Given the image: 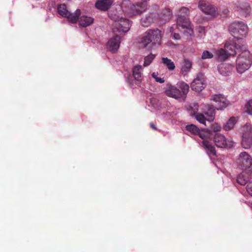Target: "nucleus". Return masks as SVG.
Returning <instances> with one entry per match:
<instances>
[{
  "label": "nucleus",
  "instance_id": "2",
  "mask_svg": "<svg viewBox=\"0 0 252 252\" xmlns=\"http://www.w3.org/2000/svg\"><path fill=\"white\" fill-rule=\"evenodd\" d=\"M147 7V3L143 1L132 3L130 0H124L121 4L123 12L129 17L141 15L145 12Z\"/></svg>",
  "mask_w": 252,
  "mask_h": 252
},
{
  "label": "nucleus",
  "instance_id": "17",
  "mask_svg": "<svg viewBox=\"0 0 252 252\" xmlns=\"http://www.w3.org/2000/svg\"><path fill=\"white\" fill-rule=\"evenodd\" d=\"M243 48L244 49L240 52L241 53L238 55L236 60H240V62H242L243 63H246L249 64V66H251L252 63V56L247 49L246 45H243Z\"/></svg>",
  "mask_w": 252,
  "mask_h": 252
},
{
  "label": "nucleus",
  "instance_id": "7",
  "mask_svg": "<svg viewBox=\"0 0 252 252\" xmlns=\"http://www.w3.org/2000/svg\"><path fill=\"white\" fill-rule=\"evenodd\" d=\"M198 135L203 139L202 142V146L205 149L207 155L211 157V156H216V152L215 147L209 142L205 140L209 136V132L205 130H200L199 129V132L197 133Z\"/></svg>",
  "mask_w": 252,
  "mask_h": 252
},
{
  "label": "nucleus",
  "instance_id": "12",
  "mask_svg": "<svg viewBox=\"0 0 252 252\" xmlns=\"http://www.w3.org/2000/svg\"><path fill=\"white\" fill-rule=\"evenodd\" d=\"M131 23L129 20L125 18H121V20L118 22L113 25V31L119 32L126 33L127 32L130 28Z\"/></svg>",
  "mask_w": 252,
  "mask_h": 252
},
{
  "label": "nucleus",
  "instance_id": "34",
  "mask_svg": "<svg viewBox=\"0 0 252 252\" xmlns=\"http://www.w3.org/2000/svg\"><path fill=\"white\" fill-rule=\"evenodd\" d=\"M155 55L150 54L149 55L145 57L143 66L145 67L149 66L155 58Z\"/></svg>",
  "mask_w": 252,
  "mask_h": 252
},
{
  "label": "nucleus",
  "instance_id": "6",
  "mask_svg": "<svg viewBox=\"0 0 252 252\" xmlns=\"http://www.w3.org/2000/svg\"><path fill=\"white\" fill-rule=\"evenodd\" d=\"M57 11L62 16L66 17L71 23H76L78 20V17L80 16V10L77 9L74 13L70 12L66 8L65 4H59L57 7Z\"/></svg>",
  "mask_w": 252,
  "mask_h": 252
},
{
  "label": "nucleus",
  "instance_id": "19",
  "mask_svg": "<svg viewBox=\"0 0 252 252\" xmlns=\"http://www.w3.org/2000/svg\"><path fill=\"white\" fill-rule=\"evenodd\" d=\"M252 180V171L243 170L237 177V182L241 186H245Z\"/></svg>",
  "mask_w": 252,
  "mask_h": 252
},
{
  "label": "nucleus",
  "instance_id": "36",
  "mask_svg": "<svg viewBox=\"0 0 252 252\" xmlns=\"http://www.w3.org/2000/svg\"><path fill=\"white\" fill-rule=\"evenodd\" d=\"M109 17L114 22L113 25L116 23H118L121 20V18H123L114 12H110L109 14Z\"/></svg>",
  "mask_w": 252,
  "mask_h": 252
},
{
  "label": "nucleus",
  "instance_id": "20",
  "mask_svg": "<svg viewBox=\"0 0 252 252\" xmlns=\"http://www.w3.org/2000/svg\"><path fill=\"white\" fill-rule=\"evenodd\" d=\"M202 109L204 115L207 118V121H213L215 119V110L216 109L212 105L206 104L203 106Z\"/></svg>",
  "mask_w": 252,
  "mask_h": 252
},
{
  "label": "nucleus",
  "instance_id": "33",
  "mask_svg": "<svg viewBox=\"0 0 252 252\" xmlns=\"http://www.w3.org/2000/svg\"><path fill=\"white\" fill-rule=\"evenodd\" d=\"M186 129L191 134L197 135L199 128L194 125L190 124L186 126Z\"/></svg>",
  "mask_w": 252,
  "mask_h": 252
},
{
  "label": "nucleus",
  "instance_id": "24",
  "mask_svg": "<svg viewBox=\"0 0 252 252\" xmlns=\"http://www.w3.org/2000/svg\"><path fill=\"white\" fill-rule=\"evenodd\" d=\"M113 0H98L95 3L97 9L102 11H107L112 4Z\"/></svg>",
  "mask_w": 252,
  "mask_h": 252
},
{
  "label": "nucleus",
  "instance_id": "15",
  "mask_svg": "<svg viewBox=\"0 0 252 252\" xmlns=\"http://www.w3.org/2000/svg\"><path fill=\"white\" fill-rule=\"evenodd\" d=\"M205 87L206 84L201 74L198 75L190 84L191 89L196 92H201Z\"/></svg>",
  "mask_w": 252,
  "mask_h": 252
},
{
  "label": "nucleus",
  "instance_id": "23",
  "mask_svg": "<svg viewBox=\"0 0 252 252\" xmlns=\"http://www.w3.org/2000/svg\"><path fill=\"white\" fill-rule=\"evenodd\" d=\"M172 14V11L169 8L164 9L159 13H156L157 20L159 19L161 23L165 22L169 20Z\"/></svg>",
  "mask_w": 252,
  "mask_h": 252
},
{
  "label": "nucleus",
  "instance_id": "1",
  "mask_svg": "<svg viewBox=\"0 0 252 252\" xmlns=\"http://www.w3.org/2000/svg\"><path fill=\"white\" fill-rule=\"evenodd\" d=\"M161 31L158 29H150L142 36L139 44L141 47H148L151 49V46L159 45L161 44Z\"/></svg>",
  "mask_w": 252,
  "mask_h": 252
},
{
  "label": "nucleus",
  "instance_id": "18",
  "mask_svg": "<svg viewBox=\"0 0 252 252\" xmlns=\"http://www.w3.org/2000/svg\"><path fill=\"white\" fill-rule=\"evenodd\" d=\"M121 41V37L119 35H116L108 41L106 46L107 49L112 53H115L119 48Z\"/></svg>",
  "mask_w": 252,
  "mask_h": 252
},
{
  "label": "nucleus",
  "instance_id": "35",
  "mask_svg": "<svg viewBox=\"0 0 252 252\" xmlns=\"http://www.w3.org/2000/svg\"><path fill=\"white\" fill-rule=\"evenodd\" d=\"M192 66V63L189 61H185L184 64L182 66L181 71L182 73L188 72Z\"/></svg>",
  "mask_w": 252,
  "mask_h": 252
},
{
  "label": "nucleus",
  "instance_id": "43",
  "mask_svg": "<svg viewBox=\"0 0 252 252\" xmlns=\"http://www.w3.org/2000/svg\"><path fill=\"white\" fill-rule=\"evenodd\" d=\"M150 126L154 129H155L156 130L157 129V127H156V126L153 124H152L151 123L150 124Z\"/></svg>",
  "mask_w": 252,
  "mask_h": 252
},
{
  "label": "nucleus",
  "instance_id": "14",
  "mask_svg": "<svg viewBox=\"0 0 252 252\" xmlns=\"http://www.w3.org/2000/svg\"><path fill=\"white\" fill-rule=\"evenodd\" d=\"M143 67L141 65H137L134 66L132 68V76L129 75L126 78L127 82L130 85H132V77L135 80L138 81H141L143 78Z\"/></svg>",
  "mask_w": 252,
  "mask_h": 252
},
{
  "label": "nucleus",
  "instance_id": "21",
  "mask_svg": "<svg viewBox=\"0 0 252 252\" xmlns=\"http://www.w3.org/2000/svg\"><path fill=\"white\" fill-rule=\"evenodd\" d=\"M157 21V17L156 13L152 12L146 14L141 19V24L143 27H148L151 24Z\"/></svg>",
  "mask_w": 252,
  "mask_h": 252
},
{
  "label": "nucleus",
  "instance_id": "16",
  "mask_svg": "<svg viewBox=\"0 0 252 252\" xmlns=\"http://www.w3.org/2000/svg\"><path fill=\"white\" fill-rule=\"evenodd\" d=\"M237 44L233 40H229L227 41L224 45V48L227 51L230 56H233L236 54V50L242 51L244 49L243 46Z\"/></svg>",
  "mask_w": 252,
  "mask_h": 252
},
{
  "label": "nucleus",
  "instance_id": "8",
  "mask_svg": "<svg viewBox=\"0 0 252 252\" xmlns=\"http://www.w3.org/2000/svg\"><path fill=\"white\" fill-rule=\"evenodd\" d=\"M237 162L244 170L252 171V158L246 152L239 154Z\"/></svg>",
  "mask_w": 252,
  "mask_h": 252
},
{
  "label": "nucleus",
  "instance_id": "41",
  "mask_svg": "<svg viewBox=\"0 0 252 252\" xmlns=\"http://www.w3.org/2000/svg\"><path fill=\"white\" fill-rule=\"evenodd\" d=\"M173 38L175 40H179L181 38V36L179 33H174L173 35Z\"/></svg>",
  "mask_w": 252,
  "mask_h": 252
},
{
  "label": "nucleus",
  "instance_id": "27",
  "mask_svg": "<svg viewBox=\"0 0 252 252\" xmlns=\"http://www.w3.org/2000/svg\"><path fill=\"white\" fill-rule=\"evenodd\" d=\"M149 103L151 105V106L156 109H159L160 108H162L166 105L167 108L170 107V104L166 101L165 100H163L162 103H160L158 101L154 98H150L149 99Z\"/></svg>",
  "mask_w": 252,
  "mask_h": 252
},
{
  "label": "nucleus",
  "instance_id": "22",
  "mask_svg": "<svg viewBox=\"0 0 252 252\" xmlns=\"http://www.w3.org/2000/svg\"><path fill=\"white\" fill-rule=\"evenodd\" d=\"M234 68V66L229 63H222L219 65L218 69L222 76H229Z\"/></svg>",
  "mask_w": 252,
  "mask_h": 252
},
{
  "label": "nucleus",
  "instance_id": "42",
  "mask_svg": "<svg viewBox=\"0 0 252 252\" xmlns=\"http://www.w3.org/2000/svg\"><path fill=\"white\" fill-rule=\"evenodd\" d=\"M220 126H217L216 127L214 128V130L215 131H217L220 130Z\"/></svg>",
  "mask_w": 252,
  "mask_h": 252
},
{
  "label": "nucleus",
  "instance_id": "38",
  "mask_svg": "<svg viewBox=\"0 0 252 252\" xmlns=\"http://www.w3.org/2000/svg\"><path fill=\"white\" fill-rule=\"evenodd\" d=\"M158 117L163 121H166L170 119V115L168 112H163L160 114L158 115Z\"/></svg>",
  "mask_w": 252,
  "mask_h": 252
},
{
  "label": "nucleus",
  "instance_id": "13",
  "mask_svg": "<svg viewBox=\"0 0 252 252\" xmlns=\"http://www.w3.org/2000/svg\"><path fill=\"white\" fill-rule=\"evenodd\" d=\"M212 99L216 103V109L222 110L226 108L229 104V101L224 95L216 94L212 96Z\"/></svg>",
  "mask_w": 252,
  "mask_h": 252
},
{
  "label": "nucleus",
  "instance_id": "40",
  "mask_svg": "<svg viewBox=\"0 0 252 252\" xmlns=\"http://www.w3.org/2000/svg\"><path fill=\"white\" fill-rule=\"evenodd\" d=\"M155 80L156 82L160 83H163L164 82V79L163 78H160V77H155Z\"/></svg>",
  "mask_w": 252,
  "mask_h": 252
},
{
  "label": "nucleus",
  "instance_id": "45",
  "mask_svg": "<svg viewBox=\"0 0 252 252\" xmlns=\"http://www.w3.org/2000/svg\"><path fill=\"white\" fill-rule=\"evenodd\" d=\"M152 76L154 79H155V77H158L157 75L155 72L153 73Z\"/></svg>",
  "mask_w": 252,
  "mask_h": 252
},
{
  "label": "nucleus",
  "instance_id": "31",
  "mask_svg": "<svg viewBox=\"0 0 252 252\" xmlns=\"http://www.w3.org/2000/svg\"><path fill=\"white\" fill-rule=\"evenodd\" d=\"M236 123V120L235 118L231 117L230 118L227 122L225 124V125L223 126V129L225 131H229L232 129L234 126L235 124Z\"/></svg>",
  "mask_w": 252,
  "mask_h": 252
},
{
  "label": "nucleus",
  "instance_id": "10",
  "mask_svg": "<svg viewBox=\"0 0 252 252\" xmlns=\"http://www.w3.org/2000/svg\"><path fill=\"white\" fill-rule=\"evenodd\" d=\"M214 141L216 146L220 148H230L234 145V142L231 138L226 139L223 135L220 133L215 135Z\"/></svg>",
  "mask_w": 252,
  "mask_h": 252
},
{
  "label": "nucleus",
  "instance_id": "25",
  "mask_svg": "<svg viewBox=\"0 0 252 252\" xmlns=\"http://www.w3.org/2000/svg\"><path fill=\"white\" fill-rule=\"evenodd\" d=\"M193 106H190L191 108L193 110V115L197 121L200 123L206 125V121H207V118L204 114L197 113L198 109V105L197 103H193Z\"/></svg>",
  "mask_w": 252,
  "mask_h": 252
},
{
  "label": "nucleus",
  "instance_id": "39",
  "mask_svg": "<svg viewBox=\"0 0 252 252\" xmlns=\"http://www.w3.org/2000/svg\"><path fill=\"white\" fill-rule=\"evenodd\" d=\"M245 109L248 114L252 115V99L249 100L246 104Z\"/></svg>",
  "mask_w": 252,
  "mask_h": 252
},
{
  "label": "nucleus",
  "instance_id": "3",
  "mask_svg": "<svg viewBox=\"0 0 252 252\" xmlns=\"http://www.w3.org/2000/svg\"><path fill=\"white\" fill-rule=\"evenodd\" d=\"M189 10L185 7H181L177 12V27L180 31L184 30L191 36L193 33L190 22L188 18Z\"/></svg>",
  "mask_w": 252,
  "mask_h": 252
},
{
  "label": "nucleus",
  "instance_id": "30",
  "mask_svg": "<svg viewBox=\"0 0 252 252\" xmlns=\"http://www.w3.org/2000/svg\"><path fill=\"white\" fill-rule=\"evenodd\" d=\"M217 55L218 59L220 61H224L230 56L225 48L218 50L217 51Z\"/></svg>",
  "mask_w": 252,
  "mask_h": 252
},
{
  "label": "nucleus",
  "instance_id": "4",
  "mask_svg": "<svg viewBox=\"0 0 252 252\" xmlns=\"http://www.w3.org/2000/svg\"><path fill=\"white\" fill-rule=\"evenodd\" d=\"M178 86L179 89L174 86H168L165 93L169 97L177 100H184L189 92V86L184 82H179Z\"/></svg>",
  "mask_w": 252,
  "mask_h": 252
},
{
  "label": "nucleus",
  "instance_id": "29",
  "mask_svg": "<svg viewBox=\"0 0 252 252\" xmlns=\"http://www.w3.org/2000/svg\"><path fill=\"white\" fill-rule=\"evenodd\" d=\"M240 60H236V68L238 73L242 74L248 70L250 66L247 63H243Z\"/></svg>",
  "mask_w": 252,
  "mask_h": 252
},
{
  "label": "nucleus",
  "instance_id": "37",
  "mask_svg": "<svg viewBox=\"0 0 252 252\" xmlns=\"http://www.w3.org/2000/svg\"><path fill=\"white\" fill-rule=\"evenodd\" d=\"M214 57L213 54L208 50L203 51L201 56V59L203 60L210 59Z\"/></svg>",
  "mask_w": 252,
  "mask_h": 252
},
{
  "label": "nucleus",
  "instance_id": "32",
  "mask_svg": "<svg viewBox=\"0 0 252 252\" xmlns=\"http://www.w3.org/2000/svg\"><path fill=\"white\" fill-rule=\"evenodd\" d=\"M162 62L170 70H173L175 68L174 63L170 59L166 57L162 58Z\"/></svg>",
  "mask_w": 252,
  "mask_h": 252
},
{
  "label": "nucleus",
  "instance_id": "9",
  "mask_svg": "<svg viewBox=\"0 0 252 252\" xmlns=\"http://www.w3.org/2000/svg\"><path fill=\"white\" fill-rule=\"evenodd\" d=\"M242 145L245 149L250 148L252 144V131L250 125L246 124L242 127Z\"/></svg>",
  "mask_w": 252,
  "mask_h": 252
},
{
  "label": "nucleus",
  "instance_id": "5",
  "mask_svg": "<svg viewBox=\"0 0 252 252\" xmlns=\"http://www.w3.org/2000/svg\"><path fill=\"white\" fill-rule=\"evenodd\" d=\"M228 31L234 38L242 39L247 34L248 28L243 22L235 21L229 26Z\"/></svg>",
  "mask_w": 252,
  "mask_h": 252
},
{
  "label": "nucleus",
  "instance_id": "44",
  "mask_svg": "<svg viewBox=\"0 0 252 252\" xmlns=\"http://www.w3.org/2000/svg\"><path fill=\"white\" fill-rule=\"evenodd\" d=\"M199 32L201 33H202L203 35H204L205 31H204V30L203 28H201L200 29V30L199 31Z\"/></svg>",
  "mask_w": 252,
  "mask_h": 252
},
{
  "label": "nucleus",
  "instance_id": "46",
  "mask_svg": "<svg viewBox=\"0 0 252 252\" xmlns=\"http://www.w3.org/2000/svg\"><path fill=\"white\" fill-rule=\"evenodd\" d=\"M173 28L172 27H171L170 30V32H173Z\"/></svg>",
  "mask_w": 252,
  "mask_h": 252
},
{
  "label": "nucleus",
  "instance_id": "28",
  "mask_svg": "<svg viewBox=\"0 0 252 252\" xmlns=\"http://www.w3.org/2000/svg\"><path fill=\"white\" fill-rule=\"evenodd\" d=\"M79 25L82 27H87L90 26L94 21L93 18L86 15L81 16L78 20Z\"/></svg>",
  "mask_w": 252,
  "mask_h": 252
},
{
  "label": "nucleus",
  "instance_id": "11",
  "mask_svg": "<svg viewBox=\"0 0 252 252\" xmlns=\"http://www.w3.org/2000/svg\"><path fill=\"white\" fill-rule=\"evenodd\" d=\"M198 6L202 12L207 15L215 17L218 14L217 8L214 5L204 0H201L199 1Z\"/></svg>",
  "mask_w": 252,
  "mask_h": 252
},
{
  "label": "nucleus",
  "instance_id": "26",
  "mask_svg": "<svg viewBox=\"0 0 252 252\" xmlns=\"http://www.w3.org/2000/svg\"><path fill=\"white\" fill-rule=\"evenodd\" d=\"M236 9L245 17L249 15L251 11V8L249 3H241L239 6L236 7Z\"/></svg>",
  "mask_w": 252,
  "mask_h": 252
}]
</instances>
